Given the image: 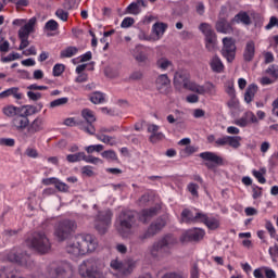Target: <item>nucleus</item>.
<instances>
[{"label": "nucleus", "instance_id": "obj_11", "mask_svg": "<svg viewBox=\"0 0 278 278\" xmlns=\"http://www.w3.org/2000/svg\"><path fill=\"white\" fill-rule=\"evenodd\" d=\"M81 116L86 121V125H81L80 129L85 131L86 134H89V136H94L97 134V128H94L93 123H97V116H94V112L90 109H84L81 111Z\"/></svg>", "mask_w": 278, "mask_h": 278}, {"label": "nucleus", "instance_id": "obj_27", "mask_svg": "<svg viewBox=\"0 0 278 278\" xmlns=\"http://www.w3.org/2000/svg\"><path fill=\"white\" fill-rule=\"evenodd\" d=\"M155 86L159 92L164 93L166 92V88L170 86V79L168 78V75L161 74L156 77Z\"/></svg>", "mask_w": 278, "mask_h": 278}, {"label": "nucleus", "instance_id": "obj_58", "mask_svg": "<svg viewBox=\"0 0 278 278\" xmlns=\"http://www.w3.org/2000/svg\"><path fill=\"white\" fill-rule=\"evenodd\" d=\"M267 75H270V77H274L275 79L278 78V67L277 65H270L267 70H266Z\"/></svg>", "mask_w": 278, "mask_h": 278}, {"label": "nucleus", "instance_id": "obj_63", "mask_svg": "<svg viewBox=\"0 0 278 278\" xmlns=\"http://www.w3.org/2000/svg\"><path fill=\"white\" fill-rule=\"evenodd\" d=\"M25 155H27V157L36 159L38 157V150L34 148H27L25 151Z\"/></svg>", "mask_w": 278, "mask_h": 278}, {"label": "nucleus", "instance_id": "obj_51", "mask_svg": "<svg viewBox=\"0 0 278 278\" xmlns=\"http://www.w3.org/2000/svg\"><path fill=\"white\" fill-rule=\"evenodd\" d=\"M65 68H66V66L64 64H60V63L55 64L53 66V76L60 77V75H62V73H64Z\"/></svg>", "mask_w": 278, "mask_h": 278}, {"label": "nucleus", "instance_id": "obj_47", "mask_svg": "<svg viewBox=\"0 0 278 278\" xmlns=\"http://www.w3.org/2000/svg\"><path fill=\"white\" fill-rule=\"evenodd\" d=\"M21 58L22 56L18 54V52H13V53H10L8 56L1 58V62L3 63L14 62V60H21Z\"/></svg>", "mask_w": 278, "mask_h": 278}, {"label": "nucleus", "instance_id": "obj_40", "mask_svg": "<svg viewBox=\"0 0 278 278\" xmlns=\"http://www.w3.org/2000/svg\"><path fill=\"white\" fill-rule=\"evenodd\" d=\"M102 157L104 160H108L109 162H118V155L114 150H106L101 153Z\"/></svg>", "mask_w": 278, "mask_h": 278}, {"label": "nucleus", "instance_id": "obj_13", "mask_svg": "<svg viewBox=\"0 0 278 278\" xmlns=\"http://www.w3.org/2000/svg\"><path fill=\"white\" fill-rule=\"evenodd\" d=\"M191 84L192 81H190V74L185 71H179L175 73L174 86L177 90H181V88L188 90Z\"/></svg>", "mask_w": 278, "mask_h": 278}, {"label": "nucleus", "instance_id": "obj_45", "mask_svg": "<svg viewBox=\"0 0 278 278\" xmlns=\"http://www.w3.org/2000/svg\"><path fill=\"white\" fill-rule=\"evenodd\" d=\"M67 162H70L71 164L75 163V162H81V160H84V152H78L76 154H68L66 156Z\"/></svg>", "mask_w": 278, "mask_h": 278}, {"label": "nucleus", "instance_id": "obj_2", "mask_svg": "<svg viewBox=\"0 0 278 278\" xmlns=\"http://www.w3.org/2000/svg\"><path fill=\"white\" fill-rule=\"evenodd\" d=\"M103 268H105L103 261L89 258L83 261L79 265L78 273L84 278H105L103 276Z\"/></svg>", "mask_w": 278, "mask_h": 278}, {"label": "nucleus", "instance_id": "obj_29", "mask_svg": "<svg viewBox=\"0 0 278 278\" xmlns=\"http://www.w3.org/2000/svg\"><path fill=\"white\" fill-rule=\"evenodd\" d=\"M140 5H142V8H147V2H144V0H137L136 2L130 3L126 8L127 14H134L135 16H138V14L142 12Z\"/></svg>", "mask_w": 278, "mask_h": 278}, {"label": "nucleus", "instance_id": "obj_39", "mask_svg": "<svg viewBox=\"0 0 278 278\" xmlns=\"http://www.w3.org/2000/svg\"><path fill=\"white\" fill-rule=\"evenodd\" d=\"M242 137L240 136H228V147L232 149H240Z\"/></svg>", "mask_w": 278, "mask_h": 278}, {"label": "nucleus", "instance_id": "obj_30", "mask_svg": "<svg viewBox=\"0 0 278 278\" xmlns=\"http://www.w3.org/2000/svg\"><path fill=\"white\" fill-rule=\"evenodd\" d=\"M211 71L213 73H223L225 71V64L218 55H214L210 61Z\"/></svg>", "mask_w": 278, "mask_h": 278}, {"label": "nucleus", "instance_id": "obj_25", "mask_svg": "<svg viewBox=\"0 0 278 278\" xmlns=\"http://www.w3.org/2000/svg\"><path fill=\"white\" fill-rule=\"evenodd\" d=\"M8 260H9V262L20 264V266H27V262H29V255L16 254V252H10L8 254Z\"/></svg>", "mask_w": 278, "mask_h": 278}, {"label": "nucleus", "instance_id": "obj_19", "mask_svg": "<svg viewBox=\"0 0 278 278\" xmlns=\"http://www.w3.org/2000/svg\"><path fill=\"white\" fill-rule=\"evenodd\" d=\"M201 218H203V213H192V211L185 208L181 212V220L184 223L190 224V223H201Z\"/></svg>", "mask_w": 278, "mask_h": 278}, {"label": "nucleus", "instance_id": "obj_35", "mask_svg": "<svg viewBox=\"0 0 278 278\" xmlns=\"http://www.w3.org/2000/svg\"><path fill=\"white\" fill-rule=\"evenodd\" d=\"M4 116L13 117L21 114V108L14 105H7L2 109Z\"/></svg>", "mask_w": 278, "mask_h": 278}, {"label": "nucleus", "instance_id": "obj_34", "mask_svg": "<svg viewBox=\"0 0 278 278\" xmlns=\"http://www.w3.org/2000/svg\"><path fill=\"white\" fill-rule=\"evenodd\" d=\"M173 61L168 60L166 56H160L156 60V67H159L161 71H168V68H172Z\"/></svg>", "mask_w": 278, "mask_h": 278}, {"label": "nucleus", "instance_id": "obj_32", "mask_svg": "<svg viewBox=\"0 0 278 278\" xmlns=\"http://www.w3.org/2000/svg\"><path fill=\"white\" fill-rule=\"evenodd\" d=\"M231 23H242L243 25H251V16L247 12H239L232 20Z\"/></svg>", "mask_w": 278, "mask_h": 278}, {"label": "nucleus", "instance_id": "obj_38", "mask_svg": "<svg viewBox=\"0 0 278 278\" xmlns=\"http://www.w3.org/2000/svg\"><path fill=\"white\" fill-rule=\"evenodd\" d=\"M97 140H100V142H103L104 144H110V147H116V140L114 137H110L108 135H96Z\"/></svg>", "mask_w": 278, "mask_h": 278}, {"label": "nucleus", "instance_id": "obj_59", "mask_svg": "<svg viewBox=\"0 0 278 278\" xmlns=\"http://www.w3.org/2000/svg\"><path fill=\"white\" fill-rule=\"evenodd\" d=\"M55 188H56V190H59V192H68V190H70L68 185H66V182H62L60 180H56Z\"/></svg>", "mask_w": 278, "mask_h": 278}, {"label": "nucleus", "instance_id": "obj_7", "mask_svg": "<svg viewBox=\"0 0 278 278\" xmlns=\"http://www.w3.org/2000/svg\"><path fill=\"white\" fill-rule=\"evenodd\" d=\"M113 216L114 213H112V211L109 208L99 211L94 217V229H97L102 236L108 233V229L112 227Z\"/></svg>", "mask_w": 278, "mask_h": 278}, {"label": "nucleus", "instance_id": "obj_43", "mask_svg": "<svg viewBox=\"0 0 278 278\" xmlns=\"http://www.w3.org/2000/svg\"><path fill=\"white\" fill-rule=\"evenodd\" d=\"M265 229L268 231L270 238H275L278 241L277 230L270 220H266Z\"/></svg>", "mask_w": 278, "mask_h": 278}, {"label": "nucleus", "instance_id": "obj_9", "mask_svg": "<svg viewBox=\"0 0 278 278\" xmlns=\"http://www.w3.org/2000/svg\"><path fill=\"white\" fill-rule=\"evenodd\" d=\"M222 48V55L227 60V62L231 63L236 60V39L231 37H224Z\"/></svg>", "mask_w": 278, "mask_h": 278}, {"label": "nucleus", "instance_id": "obj_64", "mask_svg": "<svg viewBox=\"0 0 278 278\" xmlns=\"http://www.w3.org/2000/svg\"><path fill=\"white\" fill-rule=\"evenodd\" d=\"M269 255L273 260H276V257H278V244L269 248Z\"/></svg>", "mask_w": 278, "mask_h": 278}, {"label": "nucleus", "instance_id": "obj_61", "mask_svg": "<svg viewBox=\"0 0 278 278\" xmlns=\"http://www.w3.org/2000/svg\"><path fill=\"white\" fill-rule=\"evenodd\" d=\"M201 276L200 270H199V265L193 264L191 269H190V278H199Z\"/></svg>", "mask_w": 278, "mask_h": 278}, {"label": "nucleus", "instance_id": "obj_14", "mask_svg": "<svg viewBox=\"0 0 278 278\" xmlns=\"http://www.w3.org/2000/svg\"><path fill=\"white\" fill-rule=\"evenodd\" d=\"M205 238V230L193 228L187 230L180 238L181 242H199Z\"/></svg>", "mask_w": 278, "mask_h": 278}, {"label": "nucleus", "instance_id": "obj_21", "mask_svg": "<svg viewBox=\"0 0 278 278\" xmlns=\"http://www.w3.org/2000/svg\"><path fill=\"white\" fill-rule=\"evenodd\" d=\"M149 238H152L150 232L148 230L130 238V249H136V247H141V244H144Z\"/></svg>", "mask_w": 278, "mask_h": 278}, {"label": "nucleus", "instance_id": "obj_48", "mask_svg": "<svg viewBox=\"0 0 278 278\" xmlns=\"http://www.w3.org/2000/svg\"><path fill=\"white\" fill-rule=\"evenodd\" d=\"M144 77V73L140 70L132 72L129 75V79L131 81H140V79H142Z\"/></svg>", "mask_w": 278, "mask_h": 278}, {"label": "nucleus", "instance_id": "obj_10", "mask_svg": "<svg viewBox=\"0 0 278 278\" xmlns=\"http://www.w3.org/2000/svg\"><path fill=\"white\" fill-rule=\"evenodd\" d=\"M42 130H45V118L38 116L30 124H28L26 131L21 135V138L24 142H27L29 138L36 136V134Z\"/></svg>", "mask_w": 278, "mask_h": 278}, {"label": "nucleus", "instance_id": "obj_56", "mask_svg": "<svg viewBox=\"0 0 278 278\" xmlns=\"http://www.w3.org/2000/svg\"><path fill=\"white\" fill-rule=\"evenodd\" d=\"M229 142V136H224L215 140V147H227Z\"/></svg>", "mask_w": 278, "mask_h": 278}, {"label": "nucleus", "instance_id": "obj_31", "mask_svg": "<svg viewBox=\"0 0 278 278\" xmlns=\"http://www.w3.org/2000/svg\"><path fill=\"white\" fill-rule=\"evenodd\" d=\"M166 227V222L164 219H157L155 223L151 224L149 228L147 229L148 233L155 236V233H159V231H162Z\"/></svg>", "mask_w": 278, "mask_h": 278}, {"label": "nucleus", "instance_id": "obj_6", "mask_svg": "<svg viewBox=\"0 0 278 278\" xmlns=\"http://www.w3.org/2000/svg\"><path fill=\"white\" fill-rule=\"evenodd\" d=\"M134 225H136V215L131 211H125L119 214L115 227L121 236H127Z\"/></svg>", "mask_w": 278, "mask_h": 278}, {"label": "nucleus", "instance_id": "obj_41", "mask_svg": "<svg viewBox=\"0 0 278 278\" xmlns=\"http://www.w3.org/2000/svg\"><path fill=\"white\" fill-rule=\"evenodd\" d=\"M89 99L91 103H94V105H99V103H103L105 101V97L99 91L93 92Z\"/></svg>", "mask_w": 278, "mask_h": 278}, {"label": "nucleus", "instance_id": "obj_53", "mask_svg": "<svg viewBox=\"0 0 278 278\" xmlns=\"http://www.w3.org/2000/svg\"><path fill=\"white\" fill-rule=\"evenodd\" d=\"M85 151H87V153H94V151L101 153V151H103V144L88 146L85 148Z\"/></svg>", "mask_w": 278, "mask_h": 278}, {"label": "nucleus", "instance_id": "obj_33", "mask_svg": "<svg viewBox=\"0 0 278 278\" xmlns=\"http://www.w3.org/2000/svg\"><path fill=\"white\" fill-rule=\"evenodd\" d=\"M257 93V85L252 84L247 88L245 94H244V101L247 103H251L253 99H255V94Z\"/></svg>", "mask_w": 278, "mask_h": 278}, {"label": "nucleus", "instance_id": "obj_44", "mask_svg": "<svg viewBox=\"0 0 278 278\" xmlns=\"http://www.w3.org/2000/svg\"><path fill=\"white\" fill-rule=\"evenodd\" d=\"M68 103V98H59L50 102V108H62V105H66Z\"/></svg>", "mask_w": 278, "mask_h": 278}, {"label": "nucleus", "instance_id": "obj_15", "mask_svg": "<svg viewBox=\"0 0 278 278\" xmlns=\"http://www.w3.org/2000/svg\"><path fill=\"white\" fill-rule=\"evenodd\" d=\"M48 273L50 278H71V265L63 263L58 267H51Z\"/></svg>", "mask_w": 278, "mask_h": 278}, {"label": "nucleus", "instance_id": "obj_3", "mask_svg": "<svg viewBox=\"0 0 278 278\" xmlns=\"http://www.w3.org/2000/svg\"><path fill=\"white\" fill-rule=\"evenodd\" d=\"M26 242L30 249H34V251H37V253H40L41 255L51 251V241H49V238L45 232H34Z\"/></svg>", "mask_w": 278, "mask_h": 278}, {"label": "nucleus", "instance_id": "obj_22", "mask_svg": "<svg viewBox=\"0 0 278 278\" xmlns=\"http://www.w3.org/2000/svg\"><path fill=\"white\" fill-rule=\"evenodd\" d=\"M160 212V206H154L150 208H144L140 212L139 220L141 223H148L153 218L154 216H157V213Z\"/></svg>", "mask_w": 278, "mask_h": 278}, {"label": "nucleus", "instance_id": "obj_36", "mask_svg": "<svg viewBox=\"0 0 278 278\" xmlns=\"http://www.w3.org/2000/svg\"><path fill=\"white\" fill-rule=\"evenodd\" d=\"M155 36H157V38H162L164 36V34L166 33V29H168V24L165 23H155L152 27Z\"/></svg>", "mask_w": 278, "mask_h": 278}, {"label": "nucleus", "instance_id": "obj_60", "mask_svg": "<svg viewBox=\"0 0 278 278\" xmlns=\"http://www.w3.org/2000/svg\"><path fill=\"white\" fill-rule=\"evenodd\" d=\"M252 174L255 177V179H257L258 184H266V178L264 177L262 172L253 169Z\"/></svg>", "mask_w": 278, "mask_h": 278}, {"label": "nucleus", "instance_id": "obj_62", "mask_svg": "<svg viewBox=\"0 0 278 278\" xmlns=\"http://www.w3.org/2000/svg\"><path fill=\"white\" fill-rule=\"evenodd\" d=\"M162 278H188V277H186V275H184L182 273L170 271V273H166Z\"/></svg>", "mask_w": 278, "mask_h": 278}, {"label": "nucleus", "instance_id": "obj_50", "mask_svg": "<svg viewBox=\"0 0 278 278\" xmlns=\"http://www.w3.org/2000/svg\"><path fill=\"white\" fill-rule=\"evenodd\" d=\"M187 190H188V192H190V194H192V197H199V185H197L194 182H190L187 186Z\"/></svg>", "mask_w": 278, "mask_h": 278}, {"label": "nucleus", "instance_id": "obj_23", "mask_svg": "<svg viewBox=\"0 0 278 278\" xmlns=\"http://www.w3.org/2000/svg\"><path fill=\"white\" fill-rule=\"evenodd\" d=\"M36 26V17H31L28 23H26L18 30V38H29V34H33L34 27Z\"/></svg>", "mask_w": 278, "mask_h": 278}, {"label": "nucleus", "instance_id": "obj_49", "mask_svg": "<svg viewBox=\"0 0 278 278\" xmlns=\"http://www.w3.org/2000/svg\"><path fill=\"white\" fill-rule=\"evenodd\" d=\"M58 27H60V25L55 22V20H50L45 25V28L48 29V31H58Z\"/></svg>", "mask_w": 278, "mask_h": 278}, {"label": "nucleus", "instance_id": "obj_54", "mask_svg": "<svg viewBox=\"0 0 278 278\" xmlns=\"http://www.w3.org/2000/svg\"><path fill=\"white\" fill-rule=\"evenodd\" d=\"M164 138H165L164 132L157 131L150 136V142L152 143L160 142V140H164Z\"/></svg>", "mask_w": 278, "mask_h": 278}, {"label": "nucleus", "instance_id": "obj_55", "mask_svg": "<svg viewBox=\"0 0 278 278\" xmlns=\"http://www.w3.org/2000/svg\"><path fill=\"white\" fill-rule=\"evenodd\" d=\"M134 23H136V21L134 20V17H125L122 21L121 27L123 29H127L128 27H131V25H134Z\"/></svg>", "mask_w": 278, "mask_h": 278}, {"label": "nucleus", "instance_id": "obj_57", "mask_svg": "<svg viewBox=\"0 0 278 278\" xmlns=\"http://www.w3.org/2000/svg\"><path fill=\"white\" fill-rule=\"evenodd\" d=\"M26 111H25V115L24 116H34V114H38V108H36L35 105H26L25 106Z\"/></svg>", "mask_w": 278, "mask_h": 278}, {"label": "nucleus", "instance_id": "obj_8", "mask_svg": "<svg viewBox=\"0 0 278 278\" xmlns=\"http://www.w3.org/2000/svg\"><path fill=\"white\" fill-rule=\"evenodd\" d=\"M110 266L113 270L118 273V277H127V275H131V273H134V268H136V262L129 260L123 263L118 260H113L111 261Z\"/></svg>", "mask_w": 278, "mask_h": 278}, {"label": "nucleus", "instance_id": "obj_5", "mask_svg": "<svg viewBox=\"0 0 278 278\" xmlns=\"http://www.w3.org/2000/svg\"><path fill=\"white\" fill-rule=\"evenodd\" d=\"M77 230V223L71 219H64L59 222L54 227V236L59 242L68 240Z\"/></svg>", "mask_w": 278, "mask_h": 278}, {"label": "nucleus", "instance_id": "obj_4", "mask_svg": "<svg viewBox=\"0 0 278 278\" xmlns=\"http://www.w3.org/2000/svg\"><path fill=\"white\" fill-rule=\"evenodd\" d=\"M176 242L177 238H175V236L166 235L152 244L150 248V254L152 257H160V255H164V253H169L170 249L175 247Z\"/></svg>", "mask_w": 278, "mask_h": 278}, {"label": "nucleus", "instance_id": "obj_16", "mask_svg": "<svg viewBox=\"0 0 278 278\" xmlns=\"http://www.w3.org/2000/svg\"><path fill=\"white\" fill-rule=\"evenodd\" d=\"M260 121L257 119V116H255V113L252 111H248L243 113V115L235 121V125L238 127H249V125H258Z\"/></svg>", "mask_w": 278, "mask_h": 278}, {"label": "nucleus", "instance_id": "obj_1", "mask_svg": "<svg viewBox=\"0 0 278 278\" xmlns=\"http://www.w3.org/2000/svg\"><path fill=\"white\" fill-rule=\"evenodd\" d=\"M65 251L72 257H79L86 255V253H92V251H97V240L92 235H78L67 242Z\"/></svg>", "mask_w": 278, "mask_h": 278}, {"label": "nucleus", "instance_id": "obj_26", "mask_svg": "<svg viewBox=\"0 0 278 278\" xmlns=\"http://www.w3.org/2000/svg\"><path fill=\"white\" fill-rule=\"evenodd\" d=\"M202 216L203 217H201L200 223L206 225L207 229L215 230L218 229V227H220V220L218 218L210 217L205 213H202Z\"/></svg>", "mask_w": 278, "mask_h": 278}, {"label": "nucleus", "instance_id": "obj_12", "mask_svg": "<svg viewBox=\"0 0 278 278\" xmlns=\"http://www.w3.org/2000/svg\"><path fill=\"white\" fill-rule=\"evenodd\" d=\"M199 157L207 162L205 163V166L210 170H212V168H216V166H223L224 164L223 157L214 152H202L199 154Z\"/></svg>", "mask_w": 278, "mask_h": 278}, {"label": "nucleus", "instance_id": "obj_52", "mask_svg": "<svg viewBox=\"0 0 278 278\" xmlns=\"http://www.w3.org/2000/svg\"><path fill=\"white\" fill-rule=\"evenodd\" d=\"M16 140L12 138H0V147H15Z\"/></svg>", "mask_w": 278, "mask_h": 278}, {"label": "nucleus", "instance_id": "obj_28", "mask_svg": "<svg viewBox=\"0 0 278 278\" xmlns=\"http://www.w3.org/2000/svg\"><path fill=\"white\" fill-rule=\"evenodd\" d=\"M255 58V41L250 40L247 42L245 48L243 50V60L244 62H253Z\"/></svg>", "mask_w": 278, "mask_h": 278}, {"label": "nucleus", "instance_id": "obj_18", "mask_svg": "<svg viewBox=\"0 0 278 278\" xmlns=\"http://www.w3.org/2000/svg\"><path fill=\"white\" fill-rule=\"evenodd\" d=\"M233 24L225 17H219L215 24V28L218 34H233Z\"/></svg>", "mask_w": 278, "mask_h": 278}, {"label": "nucleus", "instance_id": "obj_24", "mask_svg": "<svg viewBox=\"0 0 278 278\" xmlns=\"http://www.w3.org/2000/svg\"><path fill=\"white\" fill-rule=\"evenodd\" d=\"M8 97H13L15 101H21V99H23V92H21L18 87H11L0 92V99H8Z\"/></svg>", "mask_w": 278, "mask_h": 278}, {"label": "nucleus", "instance_id": "obj_37", "mask_svg": "<svg viewBox=\"0 0 278 278\" xmlns=\"http://www.w3.org/2000/svg\"><path fill=\"white\" fill-rule=\"evenodd\" d=\"M77 53H79V48L70 46L61 51L60 58H73V55H77Z\"/></svg>", "mask_w": 278, "mask_h": 278}, {"label": "nucleus", "instance_id": "obj_20", "mask_svg": "<svg viewBox=\"0 0 278 278\" xmlns=\"http://www.w3.org/2000/svg\"><path fill=\"white\" fill-rule=\"evenodd\" d=\"M200 31L205 36V42H218L216 33L212 29V26L207 23H202L199 26Z\"/></svg>", "mask_w": 278, "mask_h": 278}, {"label": "nucleus", "instance_id": "obj_46", "mask_svg": "<svg viewBox=\"0 0 278 278\" xmlns=\"http://www.w3.org/2000/svg\"><path fill=\"white\" fill-rule=\"evenodd\" d=\"M83 161L87 162V164H103V160L92 155L86 156L85 152H84Z\"/></svg>", "mask_w": 278, "mask_h": 278}, {"label": "nucleus", "instance_id": "obj_42", "mask_svg": "<svg viewBox=\"0 0 278 278\" xmlns=\"http://www.w3.org/2000/svg\"><path fill=\"white\" fill-rule=\"evenodd\" d=\"M188 90L197 92V94H205V86L197 85V83L191 81Z\"/></svg>", "mask_w": 278, "mask_h": 278}, {"label": "nucleus", "instance_id": "obj_17", "mask_svg": "<svg viewBox=\"0 0 278 278\" xmlns=\"http://www.w3.org/2000/svg\"><path fill=\"white\" fill-rule=\"evenodd\" d=\"M11 127L14 131H25L29 127V117L21 113L15 115L11 121Z\"/></svg>", "mask_w": 278, "mask_h": 278}]
</instances>
